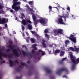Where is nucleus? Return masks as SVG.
Segmentation results:
<instances>
[{"instance_id":"58836bf2","label":"nucleus","mask_w":79,"mask_h":79,"mask_svg":"<svg viewBox=\"0 0 79 79\" xmlns=\"http://www.w3.org/2000/svg\"><path fill=\"white\" fill-rule=\"evenodd\" d=\"M44 33H47V32H48V30L47 29H46L44 31Z\"/></svg>"},{"instance_id":"680f3d73","label":"nucleus","mask_w":79,"mask_h":79,"mask_svg":"<svg viewBox=\"0 0 79 79\" xmlns=\"http://www.w3.org/2000/svg\"><path fill=\"white\" fill-rule=\"evenodd\" d=\"M0 34H1V33H0Z\"/></svg>"},{"instance_id":"ea45409f","label":"nucleus","mask_w":79,"mask_h":79,"mask_svg":"<svg viewBox=\"0 0 79 79\" xmlns=\"http://www.w3.org/2000/svg\"><path fill=\"white\" fill-rule=\"evenodd\" d=\"M54 45H55V46H56V44H53V45H49V47H52V46H53Z\"/></svg>"},{"instance_id":"e2e57ef3","label":"nucleus","mask_w":79,"mask_h":79,"mask_svg":"<svg viewBox=\"0 0 79 79\" xmlns=\"http://www.w3.org/2000/svg\"><path fill=\"white\" fill-rule=\"evenodd\" d=\"M50 52H51V51H50Z\"/></svg>"},{"instance_id":"c03bdc74","label":"nucleus","mask_w":79,"mask_h":79,"mask_svg":"<svg viewBox=\"0 0 79 79\" xmlns=\"http://www.w3.org/2000/svg\"><path fill=\"white\" fill-rule=\"evenodd\" d=\"M23 2H26V3H27V1H26V0H22Z\"/></svg>"},{"instance_id":"37998d69","label":"nucleus","mask_w":79,"mask_h":79,"mask_svg":"<svg viewBox=\"0 0 79 79\" xmlns=\"http://www.w3.org/2000/svg\"><path fill=\"white\" fill-rule=\"evenodd\" d=\"M72 17L73 18V19H75V17L74 16V15H72Z\"/></svg>"},{"instance_id":"9b49d317","label":"nucleus","mask_w":79,"mask_h":79,"mask_svg":"<svg viewBox=\"0 0 79 79\" xmlns=\"http://www.w3.org/2000/svg\"><path fill=\"white\" fill-rule=\"evenodd\" d=\"M75 35L71 34L70 37H67L70 40L73 41L74 43H76V37H74Z\"/></svg>"},{"instance_id":"f257e3e1","label":"nucleus","mask_w":79,"mask_h":79,"mask_svg":"<svg viewBox=\"0 0 79 79\" xmlns=\"http://www.w3.org/2000/svg\"><path fill=\"white\" fill-rule=\"evenodd\" d=\"M6 47L7 48H9L10 50L9 49H7L6 50V52H11V51H12L15 55L16 56H19V54L18 53V52H19L20 55H22V54L24 55V56L26 55V53L23 51V50H22L21 52L19 49H17V50L16 49V48H15V46H12V42H11L8 45V44H7ZM21 52L22 54L21 53Z\"/></svg>"},{"instance_id":"f03ea898","label":"nucleus","mask_w":79,"mask_h":79,"mask_svg":"<svg viewBox=\"0 0 79 79\" xmlns=\"http://www.w3.org/2000/svg\"><path fill=\"white\" fill-rule=\"evenodd\" d=\"M3 56L5 58H12L13 57L12 55H8L5 53V49L2 48L0 49V60H1V64L2 63H5V61L3 60Z\"/></svg>"},{"instance_id":"f8f14e48","label":"nucleus","mask_w":79,"mask_h":79,"mask_svg":"<svg viewBox=\"0 0 79 79\" xmlns=\"http://www.w3.org/2000/svg\"><path fill=\"white\" fill-rule=\"evenodd\" d=\"M30 23L31 24L32 22L29 20H23L22 22V24H23L24 26H26V24H27L28 23Z\"/></svg>"},{"instance_id":"13d9d810","label":"nucleus","mask_w":79,"mask_h":79,"mask_svg":"<svg viewBox=\"0 0 79 79\" xmlns=\"http://www.w3.org/2000/svg\"><path fill=\"white\" fill-rule=\"evenodd\" d=\"M0 79H2V77H0Z\"/></svg>"},{"instance_id":"79ce46f5","label":"nucleus","mask_w":79,"mask_h":79,"mask_svg":"<svg viewBox=\"0 0 79 79\" xmlns=\"http://www.w3.org/2000/svg\"><path fill=\"white\" fill-rule=\"evenodd\" d=\"M61 49L62 50H64V48L63 47V48H61Z\"/></svg>"},{"instance_id":"9d476101","label":"nucleus","mask_w":79,"mask_h":79,"mask_svg":"<svg viewBox=\"0 0 79 79\" xmlns=\"http://www.w3.org/2000/svg\"><path fill=\"white\" fill-rule=\"evenodd\" d=\"M65 71L66 74H68V70L67 68H65L64 69H62L58 70L56 72V73L57 74H58V75H60V73H61V72H62V71Z\"/></svg>"},{"instance_id":"f3484780","label":"nucleus","mask_w":79,"mask_h":79,"mask_svg":"<svg viewBox=\"0 0 79 79\" xmlns=\"http://www.w3.org/2000/svg\"><path fill=\"white\" fill-rule=\"evenodd\" d=\"M60 50L57 49L56 51H55V52L54 51V55H56L57 53H60Z\"/></svg>"},{"instance_id":"c9c22d12","label":"nucleus","mask_w":79,"mask_h":79,"mask_svg":"<svg viewBox=\"0 0 79 79\" xmlns=\"http://www.w3.org/2000/svg\"><path fill=\"white\" fill-rule=\"evenodd\" d=\"M67 10L68 11H70V7L68 6H67Z\"/></svg>"},{"instance_id":"6e6d98bb","label":"nucleus","mask_w":79,"mask_h":79,"mask_svg":"<svg viewBox=\"0 0 79 79\" xmlns=\"http://www.w3.org/2000/svg\"><path fill=\"white\" fill-rule=\"evenodd\" d=\"M49 51V54H51V53L50 52V51Z\"/></svg>"},{"instance_id":"e433bc0d","label":"nucleus","mask_w":79,"mask_h":79,"mask_svg":"<svg viewBox=\"0 0 79 79\" xmlns=\"http://www.w3.org/2000/svg\"><path fill=\"white\" fill-rule=\"evenodd\" d=\"M54 8H56L57 11V13H60V10H59V9H58V8H57V7H55Z\"/></svg>"},{"instance_id":"f704fd0d","label":"nucleus","mask_w":79,"mask_h":79,"mask_svg":"<svg viewBox=\"0 0 79 79\" xmlns=\"http://www.w3.org/2000/svg\"><path fill=\"white\" fill-rule=\"evenodd\" d=\"M21 65L22 66H24L26 65V64L25 63H23L22 62H21Z\"/></svg>"},{"instance_id":"4d7b16f0","label":"nucleus","mask_w":79,"mask_h":79,"mask_svg":"<svg viewBox=\"0 0 79 79\" xmlns=\"http://www.w3.org/2000/svg\"><path fill=\"white\" fill-rule=\"evenodd\" d=\"M58 7H60V5H58Z\"/></svg>"},{"instance_id":"1a4fd4ad","label":"nucleus","mask_w":79,"mask_h":79,"mask_svg":"<svg viewBox=\"0 0 79 79\" xmlns=\"http://www.w3.org/2000/svg\"><path fill=\"white\" fill-rule=\"evenodd\" d=\"M63 17L60 16V17H59L57 19V20H56V22L57 23L60 24H64V25H66V23L63 22L62 18Z\"/></svg>"},{"instance_id":"2f4dec72","label":"nucleus","mask_w":79,"mask_h":79,"mask_svg":"<svg viewBox=\"0 0 79 79\" xmlns=\"http://www.w3.org/2000/svg\"><path fill=\"white\" fill-rule=\"evenodd\" d=\"M3 3H1L0 4V9H2L3 8Z\"/></svg>"},{"instance_id":"a19ab883","label":"nucleus","mask_w":79,"mask_h":79,"mask_svg":"<svg viewBox=\"0 0 79 79\" xmlns=\"http://www.w3.org/2000/svg\"><path fill=\"white\" fill-rule=\"evenodd\" d=\"M63 77H65V78H68V77L66 75H64L63 76Z\"/></svg>"},{"instance_id":"4be33fe9","label":"nucleus","mask_w":79,"mask_h":79,"mask_svg":"<svg viewBox=\"0 0 79 79\" xmlns=\"http://www.w3.org/2000/svg\"><path fill=\"white\" fill-rule=\"evenodd\" d=\"M28 3L29 5H32L34 4V1H29L28 2Z\"/></svg>"},{"instance_id":"4468645a","label":"nucleus","mask_w":79,"mask_h":79,"mask_svg":"<svg viewBox=\"0 0 79 79\" xmlns=\"http://www.w3.org/2000/svg\"><path fill=\"white\" fill-rule=\"evenodd\" d=\"M8 22V19H5V18H3L2 20L0 18V24H3V23H7Z\"/></svg>"},{"instance_id":"2eb2a0df","label":"nucleus","mask_w":79,"mask_h":79,"mask_svg":"<svg viewBox=\"0 0 79 79\" xmlns=\"http://www.w3.org/2000/svg\"><path fill=\"white\" fill-rule=\"evenodd\" d=\"M45 54V52L44 51H43L41 50H39V53L38 55H41L42 56H43Z\"/></svg>"},{"instance_id":"49530a36","label":"nucleus","mask_w":79,"mask_h":79,"mask_svg":"<svg viewBox=\"0 0 79 79\" xmlns=\"http://www.w3.org/2000/svg\"><path fill=\"white\" fill-rule=\"evenodd\" d=\"M15 63H19V62H18V60H16L15 61Z\"/></svg>"},{"instance_id":"ddd939ff","label":"nucleus","mask_w":79,"mask_h":79,"mask_svg":"<svg viewBox=\"0 0 79 79\" xmlns=\"http://www.w3.org/2000/svg\"><path fill=\"white\" fill-rule=\"evenodd\" d=\"M63 18H64L65 21H66V18H68V16H69V13L67 12H63Z\"/></svg>"},{"instance_id":"cd10ccee","label":"nucleus","mask_w":79,"mask_h":79,"mask_svg":"<svg viewBox=\"0 0 79 79\" xmlns=\"http://www.w3.org/2000/svg\"><path fill=\"white\" fill-rule=\"evenodd\" d=\"M30 39V37H28L27 38L26 41L27 42L29 43V40Z\"/></svg>"},{"instance_id":"a18cd8bd","label":"nucleus","mask_w":79,"mask_h":79,"mask_svg":"<svg viewBox=\"0 0 79 79\" xmlns=\"http://www.w3.org/2000/svg\"><path fill=\"white\" fill-rule=\"evenodd\" d=\"M26 33L27 35L28 36V35H29V34L28 33L27 31L26 32Z\"/></svg>"},{"instance_id":"5701e85b","label":"nucleus","mask_w":79,"mask_h":79,"mask_svg":"<svg viewBox=\"0 0 79 79\" xmlns=\"http://www.w3.org/2000/svg\"><path fill=\"white\" fill-rule=\"evenodd\" d=\"M46 71L48 73H51V70L49 69H46Z\"/></svg>"},{"instance_id":"72a5a7b5","label":"nucleus","mask_w":79,"mask_h":79,"mask_svg":"<svg viewBox=\"0 0 79 79\" xmlns=\"http://www.w3.org/2000/svg\"><path fill=\"white\" fill-rule=\"evenodd\" d=\"M21 15L22 17H21V19H23V18L24 17V14H21Z\"/></svg>"},{"instance_id":"b1692460","label":"nucleus","mask_w":79,"mask_h":79,"mask_svg":"<svg viewBox=\"0 0 79 79\" xmlns=\"http://www.w3.org/2000/svg\"><path fill=\"white\" fill-rule=\"evenodd\" d=\"M31 41L32 43H34L35 42V40L33 38H31Z\"/></svg>"},{"instance_id":"bf43d9fd","label":"nucleus","mask_w":79,"mask_h":79,"mask_svg":"<svg viewBox=\"0 0 79 79\" xmlns=\"http://www.w3.org/2000/svg\"><path fill=\"white\" fill-rule=\"evenodd\" d=\"M25 10H26V11H27V10H26V9H25Z\"/></svg>"},{"instance_id":"dca6fc26","label":"nucleus","mask_w":79,"mask_h":79,"mask_svg":"<svg viewBox=\"0 0 79 79\" xmlns=\"http://www.w3.org/2000/svg\"><path fill=\"white\" fill-rule=\"evenodd\" d=\"M9 63L10 64V67H12V66H13V61L11 60H9Z\"/></svg>"},{"instance_id":"864d4df0","label":"nucleus","mask_w":79,"mask_h":79,"mask_svg":"<svg viewBox=\"0 0 79 79\" xmlns=\"http://www.w3.org/2000/svg\"><path fill=\"white\" fill-rule=\"evenodd\" d=\"M13 33L14 34H16V32H15V31H13Z\"/></svg>"},{"instance_id":"4c0bfd02","label":"nucleus","mask_w":79,"mask_h":79,"mask_svg":"<svg viewBox=\"0 0 79 79\" xmlns=\"http://www.w3.org/2000/svg\"><path fill=\"white\" fill-rule=\"evenodd\" d=\"M65 60H67V58H66V57L63 58L62 59V61H65Z\"/></svg>"},{"instance_id":"8fccbe9b","label":"nucleus","mask_w":79,"mask_h":79,"mask_svg":"<svg viewBox=\"0 0 79 79\" xmlns=\"http://www.w3.org/2000/svg\"><path fill=\"white\" fill-rule=\"evenodd\" d=\"M36 13H39V12H38V10H37V11H36Z\"/></svg>"},{"instance_id":"473e14b6","label":"nucleus","mask_w":79,"mask_h":79,"mask_svg":"<svg viewBox=\"0 0 79 79\" xmlns=\"http://www.w3.org/2000/svg\"><path fill=\"white\" fill-rule=\"evenodd\" d=\"M22 31L23 32V31H24V25H22Z\"/></svg>"},{"instance_id":"aec40b11","label":"nucleus","mask_w":79,"mask_h":79,"mask_svg":"<svg viewBox=\"0 0 79 79\" xmlns=\"http://www.w3.org/2000/svg\"><path fill=\"white\" fill-rule=\"evenodd\" d=\"M37 46V45L35 44H34L32 46V47L34 48V50H37V48L36 47Z\"/></svg>"},{"instance_id":"423d86ee","label":"nucleus","mask_w":79,"mask_h":79,"mask_svg":"<svg viewBox=\"0 0 79 79\" xmlns=\"http://www.w3.org/2000/svg\"><path fill=\"white\" fill-rule=\"evenodd\" d=\"M31 7L32 9L30 8H29V6L27 4L24 7V8H26V9H28L29 10H30V14L31 15L32 17V18L33 21H35L36 20V16H35V15L34 14V13H35V11L33 10L32 9H34L35 10H37V9L35 8V7H34V5H31Z\"/></svg>"},{"instance_id":"c756f323","label":"nucleus","mask_w":79,"mask_h":79,"mask_svg":"<svg viewBox=\"0 0 79 79\" xmlns=\"http://www.w3.org/2000/svg\"><path fill=\"white\" fill-rule=\"evenodd\" d=\"M7 10H10V11L11 12V13H13V11L12 10H11L10 8L7 7Z\"/></svg>"},{"instance_id":"20e7f679","label":"nucleus","mask_w":79,"mask_h":79,"mask_svg":"<svg viewBox=\"0 0 79 79\" xmlns=\"http://www.w3.org/2000/svg\"><path fill=\"white\" fill-rule=\"evenodd\" d=\"M70 56L71 58V60L73 63L72 64V66L71 68V70H74L76 68V66L77 64H78L79 63V58L76 59V57L73 56V52H69Z\"/></svg>"},{"instance_id":"603ef678","label":"nucleus","mask_w":79,"mask_h":79,"mask_svg":"<svg viewBox=\"0 0 79 79\" xmlns=\"http://www.w3.org/2000/svg\"><path fill=\"white\" fill-rule=\"evenodd\" d=\"M23 37H24V33H23Z\"/></svg>"},{"instance_id":"052dcab7","label":"nucleus","mask_w":79,"mask_h":79,"mask_svg":"<svg viewBox=\"0 0 79 79\" xmlns=\"http://www.w3.org/2000/svg\"><path fill=\"white\" fill-rule=\"evenodd\" d=\"M17 18H16V19H17Z\"/></svg>"},{"instance_id":"412c9836","label":"nucleus","mask_w":79,"mask_h":79,"mask_svg":"<svg viewBox=\"0 0 79 79\" xmlns=\"http://www.w3.org/2000/svg\"><path fill=\"white\" fill-rule=\"evenodd\" d=\"M28 27L29 29L30 30H31V29H32V25L31 24H29L28 25Z\"/></svg>"},{"instance_id":"bb28decb","label":"nucleus","mask_w":79,"mask_h":79,"mask_svg":"<svg viewBox=\"0 0 79 79\" xmlns=\"http://www.w3.org/2000/svg\"><path fill=\"white\" fill-rule=\"evenodd\" d=\"M1 13H2V14H5V11H4L3 10H0V14H1Z\"/></svg>"},{"instance_id":"7c9ffc66","label":"nucleus","mask_w":79,"mask_h":79,"mask_svg":"<svg viewBox=\"0 0 79 79\" xmlns=\"http://www.w3.org/2000/svg\"><path fill=\"white\" fill-rule=\"evenodd\" d=\"M65 44H69V40H67L65 41Z\"/></svg>"},{"instance_id":"a211bd4d","label":"nucleus","mask_w":79,"mask_h":79,"mask_svg":"<svg viewBox=\"0 0 79 79\" xmlns=\"http://www.w3.org/2000/svg\"><path fill=\"white\" fill-rule=\"evenodd\" d=\"M74 48L75 49V51L77 53H79V48H76V46H74Z\"/></svg>"},{"instance_id":"7ed1b4c3","label":"nucleus","mask_w":79,"mask_h":79,"mask_svg":"<svg viewBox=\"0 0 79 79\" xmlns=\"http://www.w3.org/2000/svg\"><path fill=\"white\" fill-rule=\"evenodd\" d=\"M37 17L38 18H40V19L38 20H36L34 21V23L35 25H36L38 23H40L41 24L43 25V26H47V21L48 19L45 18H44L42 17H40L39 15H38L37 14H36Z\"/></svg>"},{"instance_id":"39448f33","label":"nucleus","mask_w":79,"mask_h":79,"mask_svg":"<svg viewBox=\"0 0 79 79\" xmlns=\"http://www.w3.org/2000/svg\"><path fill=\"white\" fill-rule=\"evenodd\" d=\"M31 32L32 34L33 35L37 38L38 40H40L41 42H42L43 45L44 47H46V43H47L46 41H45L42 38V37L39 36V35L37 34V32L34 31H31Z\"/></svg>"},{"instance_id":"de8ad7c7","label":"nucleus","mask_w":79,"mask_h":79,"mask_svg":"<svg viewBox=\"0 0 79 79\" xmlns=\"http://www.w3.org/2000/svg\"><path fill=\"white\" fill-rule=\"evenodd\" d=\"M7 24H5V27H7Z\"/></svg>"},{"instance_id":"5fc2aeb1","label":"nucleus","mask_w":79,"mask_h":79,"mask_svg":"<svg viewBox=\"0 0 79 79\" xmlns=\"http://www.w3.org/2000/svg\"><path fill=\"white\" fill-rule=\"evenodd\" d=\"M25 45H23V46H22V47H25Z\"/></svg>"},{"instance_id":"6ab92c4d","label":"nucleus","mask_w":79,"mask_h":79,"mask_svg":"<svg viewBox=\"0 0 79 79\" xmlns=\"http://www.w3.org/2000/svg\"><path fill=\"white\" fill-rule=\"evenodd\" d=\"M68 50L69 52H70V51H71V50L73 51V52H74L75 51L74 48L72 47H70L68 49Z\"/></svg>"},{"instance_id":"3c124183","label":"nucleus","mask_w":79,"mask_h":79,"mask_svg":"<svg viewBox=\"0 0 79 79\" xmlns=\"http://www.w3.org/2000/svg\"><path fill=\"white\" fill-rule=\"evenodd\" d=\"M61 8L62 9V10H64V8H63V7H61Z\"/></svg>"},{"instance_id":"a878e982","label":"nucleus","mask_w":79,"mask_h":79,"mask_svg":"<svg viewBox=\"0 0 79 79\" xmlns=\"http://www.w3.org/2000/svg\"><path fill=\"white\" fill-rule=\"evenodd\" d=\"M45 37L48 38V39H49V36L47 34L45 33Z\"/></svg>"},{"instance_id":"c85d7f7f","label":"nucleus","mask_w":79,"mask_h":79,"mask_svg":"<svg viewBox=\"0 0 79 79\" xmlns=\"http://www.w3.org/2000/svg\"><path fill=\"white\" fill-rule=\"evenodd\" d=\"M49 12L50 13V11H52V7L51 6H49Z\"/></svg>"},{"instance_id":"393cba45","label":"nucleus","mask_w":79,"mask_h":79,"mask_svg":"<svg viewBox=\"0 0 79 79\" xmlns=\"http://www.w3.org/2000/svg\"><path fill=\"white\" fill-rule=\"evenodd\" d=\"M64 52L63 51L61 52H60V56H63V55H64Z\"/></svg>"},{"instance_id":"09e8293b","label":"nucleus","mask_w":79,"mask_h":79,"mask_svg":"<svg viewBox=\"0 0 79 79\" xmlns=\"http://www.w3.org/2000/svg\"><path fill=\"white\" fill-rule=\"evenodd\" d=\"M32 52H33V53H34V52H35V51H34V49H33L32 50Z\"/></svg>"},{"instance_id":"0eeeda50","label":"nucleus","mask_w":79,"mask_h":79,"mask_svg":"<svg viewBox=\"0 0 79 79\" xmlns=\"http://www.w3.org/2000/svg\"><path fill=\"white\" fill-rule=\"evenodd\" d=\"M18 0H13L14 3L12 6V9H14L15 11H17L19 9H20V6L19 5L21 4V2H16Z\"/></svg>"},{"instance_id":"6e6552de","label":"nucleus","mask_w":79,"mask_h":79,"mask_svg":"<svg viewBox=\"0 0 79 79\" xmlns=\"http://www.w3.org/2000/svg\"><path fill=\"white\" fill-rule=\"evenodd\" d=\"M54 35L55 36L63 34V30L60 29H55L53 30Z\"/></svg>"}]
</instances>
